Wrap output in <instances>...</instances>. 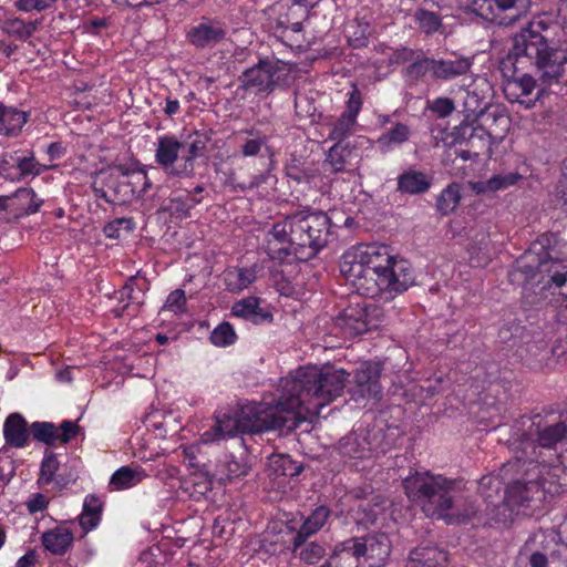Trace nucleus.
<instances>
[{
  "label": "nucleus",
  "instance_id": "1",
  "mask_svg": "<svg viewBox=\"0 0 567 567\" xmlns=\"http://www.w3.org/2000/svg\"><path fill=\"white\" fill-rule=\"evenodd\" d=\"M350 373L334 367H303L280 380L275 403H251L234 414L216 417L214 439L266 431L291 432L308 416H317L339 398Z\"/></svg>",
  "mask_w": 567,
  "mask_h": 567
},
{
  "label": "nucleus",
  "instance_id": "2",
  "mask_svg": "<svg viewBox=\"0 0 567 567\" xmlns=\"http://www.w3.org/2000/svg\"><path fill=\"white\" fill-rule=\"evenodd\" d=\"M561 9H543L513 38L509 59L517 63L534 66L539 80L546 84L567 85L566 21L560 17Z\"/></svg>",
  "mask_w": 567,
  "mask_h": 567
},
{
  "label": "nucleus",
  "instance_id": "3",
  "mask_svg": "<svg viewBox=\"0 0 567 567\" xmlns=\"http://www.w3.org/2000/svg\"><path fill=\"white\" fill-rule=\"evenodd\" d=\"M408 499L422 513L446 524L464 523L476 515V507L463 499L464 483L458 478L414 471L402 481Z\"/></svg>",
  "mask_w": 567,
  "mask_h": 567
},
{
  "label": "nucleus",
  "instance_id": "4",
  "mask_svg": "<svg viewBox=\"0 0 567 567\" xmlns=\"http://www.w3.org/2000/svg\"><path fill=\"white\" fill-rule=\"evenodd\" d=\"M549 243L548 236L543 235L525 251L508 272L509 281L522 286L525 297L533 290L535 295H543L551 286L560 288L567 280L564 261L550 256L545 245Z\"/></svg>",
  "mask_w": 567,
  "mask_h": 567
},
{
  "label": "nucleus",
  "instance_id": "5",
  "mask_svg": "<svg viewBox=\"0 0 567 567\" xmlns=\"http://www.w3.org/2000/svg\"><path fill=\"white\" fill-rule=\"evenodd\" d=\"M284 221L290 243L295 245L296 259L313 258L328 244L331 221L326 213L300 210L287 216Z\"/></svg>",
  "mask_w": 567,
  "mask_h": 567
},
{
  "label": "nucleus",
  "instance_id": "6",
  "mask_svg": "<svg viewBox=\"0 0 567 567\" xmlns=\"http://www.w3.org/2000/svg\"><path fill=\"white\" fill-rule=\"evenodd\" d=\"M537 480L516 481L507 488L504 505L516 515L532 516L549 497L564 493L567 485L549 480L540 472Z\"/></svg>",
  "mask_w": 567,
  "mask_h": 567
},
{
  "label": "nucleus",
  "instance_id": "7",
  "mask_svg": "<svg viewBox=\"0 0 567 567\" xmlns=\"http://www.w3.org/2000/svg\"><path fill=\"white\" fill-rule=\"evenodd\" d=\"M384 321V312L375 303L357 302L344 308L333 321L344 337H354L378 329Z\"/></svg>",
  "mask_w": 567,
  "mask_h": 567
},
{
  "label": "nucleus",
  "instance_id": "8",
  "mask_svg": "<svg viewBox=\"0 0 567 567\" xmlns=\"http://www.w3.org/2000/svg\"><path fill=\"white\" fill-rule=\"evenodd\" d=\"M285 64L276 59L261 58L251 68L246 69L238 78V89L256 95L268 96L280 84Z\"/></svg>",
  "mask_w": 567,
  "mask_h": 567
},
{
  "label": "nucleus",
  "instance_id": "9",
  "mask_svg": "<svg viewBox=\"0 0 567 567\" xmlns=\"http://www.w3.org/2000/svg\"><path fill=\"white\" fill-rule=\"evenodd\" d=\"M340 270L352 282L361 296L377 298L388 293L389 281L384 274L369 269L355 261L341 258Z\"/></svg>",
  "mask_w": 567,
  "mask_h": 567
},
{
  "label": "nucleus",
  "instance_id": "10",
  "mask_svg": "<svg viewBox=\"0 0 567 567\" xmlns=\"http://www.w3.org/2000/svg\"><path fill=\"white\" fill-rule=\"evenodd\" d=\"M529 3V0H472L471 10L484 20L509 24L527 10Z\"/></svg>",
  "mask_w": 567,
  "mask_h": 567
},
{
  "label": "nucleus",
  "instance_id": "11",
  "mask_svg": "<svg viewBox=\"0 0 567 567\" xmlns=\"http://www.w3.org/2000/svg\"><path fill=\"white\" fill-rule=\"evenodd\" d=\"M361 559L369 567H381L391 553V540L384 533L369 534L364 537H354Z\"/></svg>",
  "mask_w": 567,
  "mask_h": 567
},
{
  "label": "nucleus",
  "instance_id": "12",
  "mask_svg": "<svg viewBox=\"0 0 567 567\" xmlns=\"http://www.w3.org/2000/svg\"><path fill=\"white\" fill-rule=\"evenodd\" d=\"M346 260L355 261L369 269L383 272L393 258L385 245H359L343 254Z\"/></svg>",
  "mask_w": 567,
  "mask_h": 567
},
{
  "label": "nucleus",
  "instance_id": "13",
  "mask_svg": "<svg viewBox=\"0 0 567 567\" xmlns=\"http://www.w3.org/2000/svg\"><path fill=\"white\" fill-rule=\"evenodd\" d=\"M351 393L352 398L357 401L359 399H378L380 396V368L378 364L364 362L357 369Z\"/></svg>",
  "mask_w": 567,
  "mask_h": 567
},
{
  "label": "nucleus",
  "instance_id": "14",
  "mask_svg": "<svg viewBox=\"0 0 567 567\" xmlns=\"http://www.w3.org/2000/svg\"><path fill=\"white\" fill-rule=\"evenodd\" d=\"M526 64L517 63V69L514 66V74L504 84V93L506 99L514 103H520L526 107L535 105L536 99H532L530 95L536 87L535 79L527 73H520Z\"/></svg>",
  "mask_w": 567,
  "mask_h": 567
},
{
  "label": "nucleus",
  "instance_id": "15",
  "mask_svg": "<svg viewBox=\"0 0 567 567\" xmlns=\"http://www.w3.org/2000/svg\"><path fill=\"white\" fill-rule=\"evenodd\" d=\"M227 30L224 23L217 20L203 19L200 23L192 27L187 33V41L196 49L214 48L225 40Z\"/></svg>",
  "mask_w": 567,
  "mask_h": 567
},
{
  "label": "nucleus",
  "instance_id": "16",
  "mask_svg": "<svg viewBox=\"0 0 567 567\" xmlns=\"http://www.w3.org/2000/svg\"><path fill=\"white\" fill-rule=\"evenodd\" d=\"M265 251L269 259L278 262L296 258L295 245L290 243L289 230L285 221L276 223L267 233L265 240Z\"/></svg>",
  "mask_w": 567,
  "mask_h": 567
},
{
  "label": "nucleus",
  "instance_id": "17",
  "mask_svg": "<svg viewBox=\"0 0 567 567\" xmlns=\"http://www.w3.org/2000/svg\"><path fill=\"white\" fill-rule=\"evenodd\" d=\"M185 148V144L179 142L174 135H163L157 138L155 150V163L171 176L184 177L181 173L182 165L175 167L179 153Z\"/></svg>",
  "mask_w": 567,
  "mask_h": 567
},
{
  "label": "nucleus",
  "instance_id": "18",
  "mask_svg": "<svg viewBox=\"0 0 567 567\" xmlns=\"http://www.w3.org/2000/svg\"><path fill=\"white\" fill-rule=\"evenodd\" d=\"M362 106V97L361 92L353 87L351 92L348 94V101L346 110L339 116V118L332 125V128L329 133V137L337 142H342L347 138L353 131V127L357 123V116Z\"/></svg>",
  "mask_w": 567,
  "mask_h": 567
},
{
  "label": "nucleus",
  "instance_id": "19",
  "mask_svg": "<svg viewBox=\"0 0 567 567\" xmlns=\"http://www.w3.org/2000/svg\"><path fill=\"white\" fill-rule=\"evenodd\" d=\"M528 435L538 446L545 449H555L567 440V419L555 423H548L539 420L533 422Z\"/></svg>",
  "mask_w": 567,
  "mask_h": 567
},
{
  "label": "nucleus",
  "instance_id": "20",
  "mask_svg": "<svg viewBox=\"0 0 567 567\" xmlns=\"http://www.w3.org/2000/svg\"><path fill=\"white\" fill-rule=\"evenodd\" d=\"M383 274L384 279L389 281L388 298L406 291L415 281L414 270L411 264L403 258L394 256L390 266L386 267Z\"/></svg>",
  "mask_w": 567,
  "mask_h": 567
},
{
  "label": "nucleus",
  "instance_id": "21",
  "mask_svg": "<svg viewBox=\"0 0 567 567\" xmlns=\"http://www.w3.org/2000/svg\"><path fill=\"white\" fill-rule=\"evenodd\" d=\"M365 430H358L343 436L337 446L338 453L344 462L368 457L371 452V443Z\"/></svg>",
  "mask_w": 567,
  "mask_h": 567
},
{
  "label": "nucleus",
  "instance_id": "22",
  "mask_svg": "<svg viewBox=\"0 0 567 567\" xmlns=\"http://www.w3.org/2000/svg\"><path fill=\"white\" fill-rule=\"evenodd\" d=\"M474 123L478 124L492 138H502L508 130L509 118L498 107L484 104L480 109Z\"/></svg>",
  "mask_w": 567,
  "mask_h": 567
},
{
  "label": "nucleus",
  "instance_id": "23",
  "mask_svg": "<svg viewBox=\"0 0 567 567\" xmlns=\"http://www.w3.org/2000/svg\"><path fill=\"white\" fill-rule=\"evenodd\" d=\"M3 436L6 443L16 449L24 447L30 437V427L20 413L10 414L3 424Z\"/></svg>",
  "mask_w": 567,
  "mask_h": 567
},
{
  "label": "nucleus",
  "instance_id": "24",
  "mask_svg": "<svg viewBox=\"0 0 567 567\" xmlns=\"http://www.w3.org/2000/svg\"><path fill=\"white\" fill-rule=\"evenodd\" d=\"M434 80L451 81L466 74L472 66V61L464 56L449 59H434Z\"/></svg>",
  "mask_w": 567,
  "mask_h": 567
},
{
  "label": "nucleus",
  "instance_id": "25",
  "mask_svg": "<svg viewBox=\"0 0 567 567\" xmlns=\"http://www.w3.org/2000/svg\"><path fill=\"white\" fill-rule=\"evenodd\" d=\"M331 515V509L326 505H319L313 508L310 514L302 517L300 527L296 530L293 536H297V545L302 539H309L311 536L320 532Z\"/></svg>",
  "mask_w": 567,
  "mask_h": 567
},
{
  "label": "nucleus",
  "instance_id": "26",
  "mask_svg": "<svg viewBox=\"0 0 567 567\" xmlns=\"http://www.w3.org/2000/svg\"><path fill=\"white\" fill-rule=\"evenodd\" d=\"M259 298L250 296L235 302L231 308V312L234 316L249 320L255 324L271 321L272 315L270 312L264 311L259 307Z\"/></svg>",
  "mask_w": 567,
  "mask_h": 567
},
{
  "label": "nucleus",
  "instance_id": "27",
  "mask_svg": "<svg viewBox=\"0 0 567 567\" xmlns=\"http://www.w3.org/2000/svg\"><path fill=\"white\" fill-rule=\"evenodd\" d=\"M355 156L354 151L350 148L348 144L337 142L328 151L327 157L323 162L324 171L330 173L346 172L350 166H352V159Z\"/></svg>",
  "mask_w": 567,
  "mask_h": 567
},
{
  "label": "nucleus",
  "instance_id": "28",
  "mask_svg": "<svg viewBox=\"0 0 567 567\" xmlns=\"http://www.w3.org/2000/svg\"><path fill=\"white\" fill-rule=\"evenodd\" d=\"M29 114L0 102V135L16 136L28 122Z\"/></svg>",
  "mask_w": 567,
  "mask_h": 567
},
{
  "label": "nucleus",
  "instance_id": "29",
  "mask_svg": "<svg viewBox=\"0 0 567 567\" xmlns=\"http://www.w3.org/2000/svg\"><path fill=\"white\" fill-rule=\"evenodd\" d=\"M361 560L354 538L347 539L336 546L328 559L329 567H358Z\"/></svg>",
  "mask_w": 567,
  "mask_h": 567
},
{
  "label": "nucleus",
  "instance_id": "30",
  "mask_svg": "<svg viewBox=\"0 0 567 567\" xmlns=\"http://www.w3.org/2000/svg\"><path fill=\"white\" fill-rule=\"evenodd\" d=\"M16 169H17V182H21L28 177H37L43 172L51 168L40 164L32 151L29 150H17L14 151Z\"/></svg>",
  "mask_w": 567,
  "mask_h": 567
},
{
  "label": "nucleus",
  "instance_id": "31",
  "mask_svg": "<svg viewBox=\"0 0 567 567\" xmlns=\"http://www.w3.org/2000/svg\"><path fill=\"white\" fill-rule=\"evenodd\" d=\"M458 130L466 146L478 155L489 148L492 137L478 124L462 122Z\"/></svg>",
  "mask_w": 567,
  "mask_h": 567
},
{
  "label": "nucleus",
  "instance_id": "32",
  "mask_svg": "<svg viewBox=\"0 0 567 567\" xmlns=\"http://www.w3.org/2000/svg\"><path fill=\"white\" fill-rule=\"evenodd\" d=\"M432 185V178L426 174L409 169L398 177V190L409 195L423 194Z\"/></svg>",
  "mask_w": 567,
  "mask_h": 567
},
{
  "label": "nucleus",
  "instance_id": "33",
  "mask_svg": "<svg viewBox=\"0 0 567 567\" xmlns=\"http://www.w3.org/2000/svg\"><path fill=\"white\" fill-rule=\"evenodd\" d=\"M297 536L291 538V553L307 565H316L326 556V547L319 542L302 539L297 545Z\"/></svg>",
  "mask_w": 567,
  "mask_h": 567
},
{
  "label": "nucleus",
  "instance_id": "34",
  "mask_svg": "<svg viewBox=\"0 0 567 567\" xmlns=\"http://www.w3.org/2000/svg\"><path fill=\"white\" fill-rule=\"evenodd\" d=\"M255 267H233L224 272L226 289L230 292H240L256 280Z\"/></svg>",
  "mask_w": 567,
  "mask_h": 567
},
{
  "label": "nucleus",
  "instance_id": "35",
  "mask_svg": "<svg viewBox=\"0 0 567 567\" xmlns=\"http://www.w3.org/2000/svg\"><path fill=\"white\" fill-rule=\"evenodd\" d=\"M42 545L54 555H63L73 543V534L66 528H54L42 534Z\"/></svg>",
  "mask_w": 567,
  "mask_h": 567
},
{
  "label": "nucleus",
  "instance_id": "36",
  "mask_svg": "<svg viewBox=\"0 0 567 567\" xmlns=\"http://www.w3.org/2000/svg\"><path fill=\"white\" fill-rule=\"evenodd\" d=\"M103 502L94 494L85 497L83 503V511L79 517V523L83 530L90 532L94 529L102 516Z\"/></svg>",
  "mask_w": 567,
  "mask_h": 567
},
{
  "label": "nucleus",
  "instance_id": "37",
  "mask_svg": "<svg viewBox=\"0 0 567 567\" xmlns=\"http://www.w3.org/2000/svg\"><path fill=\"white\" fill-rule=\"evenodd\" d=\"M239 134L243 135L239 153L244 157H256L261 153L262 148L268 147V136L258 130H243Z\"/></svg>",
  "mask_w": 567,
  "mask_h": 567
},
{
  "label": "nucleus",
  "instance_id": "38",
  "mask_svg": "<svg viewBox=\"0 0 567 567\" xmlns=\"http://www.w3.org/2000/svg\"><path fill=\"white\" fill-rule=\"evenodd\" d=\"M103 186L112 190L116 203L128 202L134 198L137 193L133 178H117L116 174H105Z\"/></svg>",
  "mask_w": 567,
  "mask_h": 567
},
{
  "label": "nucleus",
  "instance_id": "39",
  "mask_svg": "<svg viewBox=\"0 0 567 567\" xmlns=\"http://www.w3.org/2000/svg\"><path fill=\"white\" fill-rule=\"evenodd\" d=\"M248 470L249 467L241 458H237L234 455H225L218 461L215 475L218 476L219 481H231L245 476Z\"/></svg>",
  "mask_w": 567,
  "mask_h": 567
},
{
  "label": "nucleus",
  "instance_id": "40",
  "mask_svg": "<svg viewBox=\"0 0 567 567\" xmlns=\"http://www.w3.org/2000/svg\"><path fill=\"white\" fill-rule=\"evenodd\" d=\"M208 137L204 134H195V137L188 144V154L183 156V164L181 173L184 177H190L194 174V162L196 158L205 155L207 148Z\"/></svg>",
  "mask_w": 567,
  "mask_h": 567
},
{
  "label": "nucleus",
  "instance_id": "41",
  "mask_svg": "<svg viewBox=\"0 0 567 567\" xmlns=\"http://www.w3.org/2000/svg\"><path fill=\"white\" fill-rule=\"evenodd\" d=\"M142 471L134 470L130 466H122L113 473L110 478L109 486L112 491H122L131 488L143 480Z\"/></svg>",
  "mask_w": 567,
  "mask_h": 567
},
{
  "label": "nucleus",
  "instance_id": "42",
  "mask_svg": "<svg viewBox=\"0 0 567 567\" xmlns=\"http://www.w3.org/2000/svg\"><path fill=\"white\" fill-rule=\"evenodd\" d=\"M269 178V172H261L251 176L248 181H239L234 172H230L226 179L225 186L233 193H245L259 188Z\"/></svg>",
  "mask_w": 567,
  "mask_h": 567
},
{
  "label": "nucleus",
  "instance_id": "43",
  "mask_svg": "<svg viewBox=\"0 0 567 567\" xmlns=\"http://www.w3.org/2000/svg\"><path fill=\"white\" fill-rule=\"evenodd\" d=\"M423 567H443L447 561V553L436 546H421L411 550Z\"/></svg>",
  "mask_w": 567,
  "mask_h": 567
},
{
  "label": "nucleus",
  "instance_id": "44",
  "mask_svg": "<svg viewBox=\"0 0 567 567\" xmlns=\"http://www.w3.org/2000/svg\"><path fill=\"white\" fill-rule=\"evenodd\" d=\"M410 134L411 131L408 125L403 123H395L392 128L378 137L377 143L381 151L388 152L394 145H400L406 142L410 137Z\"/></svg>",
  "mask_w": 567,
  "mask_h": 567
},
{
  "label": "nucleus",
  "instance_id": "45",
  "mask_svg": "<svg viewBox=\"0 0 567 567\" xmlns=\"http://www.w3.org/2000/svg\"><path fill=\"white\" fill-rule=\"evenodd\" d=\"M461 200V185L450 184L444 188L436 200V208L442 215H449L456 209Z\"/></svg>",
  "mask_w": 567,
  "mask_h": 567
},
{
  "label": "nucleus",
  "instance_id": "46",
  "mask_svg": "<svg viewBox=\"0 0 567 567\" xmlns=\"http://www.w3.org/2000/svg\"><path fill=\"white\" fill-rule=\"evenodd\" d=\"M269 466L277 476L286 477L297 476L303 470L302 464L293 461L289 455H277L271 457Z\"/></svg>",
  "mask_w": 567,
  "mask_h": 567
},
{
  "label": "nucleus",
  "instance_id": "47",
  "mask_svg": "<svg viewBox=\"0 0 567 567\" xmlns=\"http://www.w3.org/2000/svg\"><path fill=\"white\" fill-rule=\"evenodd\" d=\"M30 435L33 440L52 446L58 441L59 429L51 422H33L30 425Z\"/></svg>",
  "mask_w": 567,
  "mask_h": 567
},
{
  "label": "nucleus",
  "instance_id": "48",
  "mask_svg": "<svg viewBox=\"0 0 567 567\" xmlns=\"http://www.w3.org/2000/svg\"><path fill=\"white\" fill-rule=\"evenodd\" d=\"M12 200L19 202V206L23 210L24 215L37 213L43 204V200L37 197V194L32 188H19L14 193Z\"/></svg>",
  "mask_w": 567,
  "mask_h": 567
},
{
  "label": "nucleus",
  "instance_id": "49",
  "mask_svg": "<svg viewBox=\"0 0 567 567\" xmlns=\"http://www.w3.org/2000/svg\"><path fill=\"white\" fill-rule=\"evenodd\" d=\"M202 203V198L190 197L189 195L172 197L167 210L179 218L189 216L190 210Z\"/></svg>",
  "mask_w": 567,
  "mask_h": 567
},
{
  "label": "nucleus",
  "instance_id": "50",
  "mask_svg": "<svg viewBox=\"0 0 567 567\" xmlns=\"http://www.w3.org/2000/svg\"><path fill=\"white\" fill-rule=\"evenodd\" d=\"M414 21L419 29L426 34H432L442 28L440 16L433 11L424 9L416 10Z\"/></svg>",
  "mask_w": 567,
  "mask_h": 567
},
{
  "label": "nucleus",
  "instance_id": "51",
  "mask_svg": "<svg viewBox=\"0 0 567 567\" xmlns=\"http://www.w3.org/2000/svg\"><path fill=\"white\" fill-rule=\"evenodd\" d=\"M134 228L135 223L133 218L120 217L107 223L103 228V233L107 238L118 239L122 237L123 231L130 234Z\"/></svg>",
  "mask_w": 567,
  "mask_h": 567
},
{
  "label": "nucleus",
  "instance_id": "52",
  "mask_svg": "<svg viewBox=\"0 0 567 567\" xmlns=\"http://www.w3.org/2000/svg\"><path fill=\"white\" fill-rule=\"evenodd\" d=\"M237 339L235 330L229 322L219 323L210 333V341L217 347H227Z\"/></svg>",
  "mask_w": 567,
  "mask_h": 567
},
{
  "label": "nucleus",
  "instance_id": "53",
  "mask_svg": "<svg viewBox=\"0 0 567 567\" xmlns=\"http://www.w3.org/2000/svg\"><path fill=\"white\" fill-rule=\"evenodd\" d=\"M434 59L427 58L424 55H417L416 60L411 63L408 69V75L412 79L419 80L423 78L425 74L431 73V76L434 75Z\"/></svg>",
  "mask_w": 567,
  "mask_h": 567
},
{
  "label": "nucleus",
  "instance_id": "54",
  "mask_svg": "<svg viewBox=\"0 0 567 567\" xmlns=\"http://www.w3.org/2000/svg\"><path fill=\"white\" fill-rule=\"evenodd\" d=\"M59 466L60 463L55 454L50 453L47 455L41 463L39 483L42 485L52 483Z\"/></svg>",
  "mask_w": 567,
  "mask_h": 567
},
{
  "label": "nucleus",
  "instance_id": "55",
  "mask_svg": "<svg viewBox=\"0 0 567 567\" xmlns=\"http://www.w3.org/2000/svg\"><path fill=\"white\" fill-rule=\"evenodd\" d=\"M185 310H186V297H185V291L182 289H176V290L172 291L168 295V297L162 308V311H171L176 315L183 313V312H185Z\"/></svg>",
  "mask_w": 567,
  "mask_h": 567
},
{
  "label": "nucleus",
  "instance_id": "56",
  "mask_svg": "<svg viewBox=\"0 0 567 567\" xmlns=\"http://www.w3.org/2000/svg\"><path fill=\"white\" fill-rule=\"evenodd\" d=\"M6 30L9 34L16 35L19 39H27L33 33L35 27L32 22L12 19L7 22Z\"/></svg>",
  "mask_w": 567,
  "mask_h": 567
},
{
  "label": "nucleus",
  "instance_id": "57",
  "mask_svg": "<svg viewBox=\"0 0 567 567\" xmlns=\"http://www.w3.org/2000/svg\"><path fill=\"white\" fill-rule=\"evenodd\" d=\"M520 177L522 176L517 173L497 174L488 178L487 187H489L492 192L505 189L515 185Z\"/></svg>",
  "mask_w": 567,
  "mask_h": 567
},
{
  "label": "nucleus",
  "instance_id": "58",
  "mask_svg": "<svg viewBox=\"0 0 567 567\" xmlns=\"http://www.w3.org/2000/svg\"><path fill=\"white\" fill-rule=\"evenodd\" d=\"M0 176L10 182H17L14 151L7 152L0 157Z\"/></svg>",
  "mask_w": 567,
  "mask_h": 567
},
{
  "label": "nucleus",
  "instance_id": "59",
  "mask_svg": "<svg viewBox=\"0 0 567 567\" xmlns=\"http://www.w3.org/2000/svg\"><path fill=\"white\" fill-rule=\"evenodd\" d=\"M295 109L299 117H312L317 111L313 102L303 93L295 94Z\"/></svg>",
  "mask_w": 567,
  "mask_h": 567
},
{
  "label": "nucleus",
  "instance_id": "60",
  "mask_svg": "<svg viewBox=\"0 0 567 567\" xmlns=\"http://www.w3.org/2000/svg\"><path fill=\"white\" fill-rule=\"evenodd\" d=\"M427 109L439 117H446L454 111L455 106L452 99L440 96L429 102Z\"/></svg>",
  "mask_w": 567,
  "mask_h": 567
},
{
  "label": "nucleus",
  "instance_id": "61",
  "mask_svg": "<svg viewBox=\"0 0 567 567\" xmlns=\"http://www.w3.org/2000/svg\"><path fill=\"white\" fill-rule=\"evenodd\" d=\"M58 0H18L17 7L18 9L32 12V11H43L49 8H52Z\"/></svg>",
  "mask_w": 567,
  "mask_h": 567
},
{
  "label": "nucleus",
  "instance_id": "62",
  "mask_svg": "<svg viewBox=\"0 0 567 567\" xmlns=\"http://www.w3.org/2000/svg\"><path fill=\"white\" fill-rule=\"evenodd\" d=\"M524 328L516 320L505 322L498 332L499 338L507 342L516 338H522Z\"/></svg>",
  "mask_w": 567,
  "mask_h": 567
},
{
  "label": "nucleus",
  "instance_id": "63",
  "mask_svg": "<svg viewBox=\"0 0 567 567\" xmlns=\"http://www.w3.org/2000/svg\"><path fill=\"white\" fill-rule=\"evenodd\" d=\"M480 109H484V105H481L478 95L474 92H466V96L464 99V112L466 113L464 122H468L471 116L476 118Z\"/></svg>",
  "mask_w": 567,
  "mask_h": 567
},
{
  "label": "nucleus",
  "instance_id": "64",
  "mask_svg": "<svg viewBox=\"0 0 567 567\" xmlns=\"http://www.w3.org/2000/svg\"><path fill=\"white\" fill-rule=\"evenodd\" d=\"M80 427L76 425L75 422L65 420L60 424L58 441L66 444L78 435Z\"/></svg>",
  "mask_w": 567,
  "mask_h": 567
}]
</instances>
